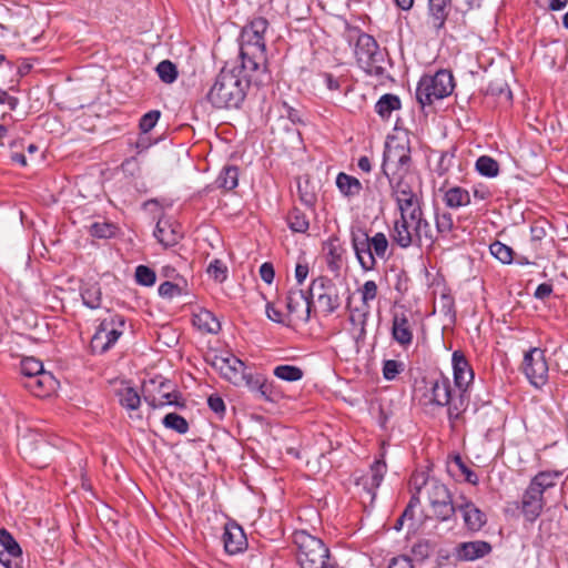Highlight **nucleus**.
<instances>
[{
	"instance_id": "473e14b6",
	"label": "nucleus",
	"mask_w": 568,
	"mask_h": 568,
	"mask_svg": "<svg viewBox=\"0 0 568 568\" xmlns=\"http://www.w3.org/2000/svg\"><path fill=\"white\" fill-rule=\"evenodd\" d=\"M336 185L341 193L348 197L358 195L363 189L358 179L343 172L337 175Z\"/></svg>"
},
{
	"instance_id": "4c0bfd02",
	"label": "nucleus",
	"mask_w": 568,
	"mask_h": 568,
	"mask_svg": "<svg viewBox=\"0 0 568 568\" xmlns=\"http://www.w3.org/2000/svg\"><path fill=\"white\" fill-rule=\"evenodd\" d=\"M559 476L560 473L558 471H540L531 479L529 486L544 495L548 488L556 486V480Z\"/></svg>"
},
{
	"instance_id": "a19ab883",
	"label": "nucleus",
	"mask_w": 568,
	"mask_h": 568,
	"mask_svg": "<svg viewBox=\"0 0 568 568\" xmlns=\"http://www.w3.org/2000/svg\"><path fill=\"white\" fill-rule=\"evenodd\" d=\"M475 168L478 173L486 178H495L499 173L498 162L488 155H481L477 159Z\"/></svg>"
},
{
	"instance_id": "ddd939ff",
	"label": "nucleus",
	"mask_w": 568,
	"mask_h": 568,
	"mask_svg": "<svg viewBox=\"0 0 568 568\" xmlns=\"http://www.w3.org/2000/svg\"><path fill=\"white\" fill-rule=\"evenodd\" d=\"M211 364L214 369L234 385L241 384L246 377L245 364L232 354L215 355Z\"/></svg>"
},
{
	"instance_id": "f704fd0d",
	"label": "nucleus",
	"mask_w": 568,
	"mask_h": 568,
	"mask_svg": "<svg viewBox=\"0 0 568 568\" xmlns=\"http://www.w3.org/2000/svg\"><path fill=\"white\" fill-rule=\"evenodd\" d=\"M487 94L497 98L500 104L509 105L513 101V93L505 80L496 79L487 88Z\"/></svg>"
},
{
	"instance_id": "0eeeda50",
	"label": "nucleus",
	"mask_w": 568,
	"mask_h": 568,
	"mask_svg": "<svg viewBox=\"0 0 568 568\" xmlns=\"http://www.w3.org/2000/svg\"><path fill=\"white\" fill-rule=\"evenodd\" d=\"M385 55L386 53L379 49L378 43L372 36L367 33L358 36L355 44V57L359 68L367 74L378 78L385 74Z\"/></svg>"
},
{
	"instance_id": "37998d69",
	"label": "nucleus",
	"mask_w": 568,
	"mask_h": 568,
	"mask_svg": "<svg viewBox=\"0 0 568 568\" xmlns=\"http://www.w3.org/2000/svg\"><path fill=\"white\" fill-rule=\"evenodd\" d=\"M274 376L286 382H297L302 379L303 371L294 365H278L273 371Z\"/></svg>"
},
{
	"instance_id": "0e129e2a",
	"label": "nucleus",
	"mask_w": 568,
	"mask_h": 568,
	"mask_svg": "<svg viewBox=\"0 0 568 568\" xmlns=\"http://www.w3.org/2000/svg\"><path fill=\"white\" fill-rule=\"evenodd\" d=\"M308 182H305L304 185L301 183L297 184L298 195L302 203H304L310 211H312V206L316 202V195L314 192L307 190Z\"/></svg>"
},
{
	"instance_id": "72a5a7b5",
	"label": "nucleus",
	"mask_w": 568,
	"mask_h": 568,
	"mask_svg": "<svg viewBox=\"0 0 568 568\" xmlns=\"http://www.w3.org/2000/svg\"><path fill=\"white\" fill-rule=\"evenodd\" d=\"M444 202L448 207L457 209L468 205L470 203V195L467 190L454 186L445 192Z\"/></svg>"
},
{
	"instance_id": "603ef678",
	"label": "nucleus",
	"mask_w": 568,
	"mask_h": 568,
	"mask_svg": "<svg viewBox=\"0 0 568 568\" xmlns=\"http://www.w3.org/2000/svg\"><path fill=\"white\" fill-rule=\"evenodd\" d=\"M337 239H329L325 244V250L328 256V266L331 270L338 268L337 262L341 261V247L337 244Z\"/></svg>"
},
{
	"instance_id": "a211bd4d",
	"label": "nucleus",
	"mask_w": 568,
	"mask_h": 568,
	"mask_svg": "<svg viewBox=\"0 0 568 568\" xmlns=\"http://www.w3.org/2000/svg\"><path fill=\"white\" fill-rule=\"evenodd\" d=\"M392 337L403 347H407L413 342V328L406 311H396L392 320Z\"/></svg>"
},
{
	"instance_id": "5701e85b",
	"label": "nucleus",
	"mask_w": 568,
	"mask_h": 568,
	"mask_svg": "<svg viewBox=\"0 0 568 568\" xmlns=\"http://www.w3.org/2000/svg\"><path fill=\"white\" fill-rule=\"evenodd\" d=\"M429 400L430 403L445 406L449 403L452 386L448 377L439 374L437 377L429 379Z\"/></svg>"
},
{
	"instance_id": "8fccbe9b",
	"label": "nucleus",
	"mask_w": 568,
	"mask_h": 568,
	"mask_svg": "<svg viewBox=\"0 0 568 568\" xmlns=\"http://www.w3.org/2000/svg\"><path fill=\"white\" fill-rule=\"evenodd\" d=\"M120 403L126 409L134 410L140 406L141 398L136 390L126 387L120 392Z\"/></svg>"
},
{
	"instance_id": "69168bd1",
	"label": "nucleus",
	"mask_w": 568,
	"mask_h": 568,
	"mask_svg": "<svg viewBox=\"0 0 568 568\" xmlns=\"http://www.w3.org/2000/svg\"><path fill=\"white\" fill-rule=\"evenodd\" d=\"M266 316L274 323L282 324L285 326L290 325V322L286 321V316H284L282 312L274 306L273 303L266 304Z\"/></svg>"
},
{
	"instance_id": "f03ea898",
	"label": "nucleus",
	"mask_w": 568,
	"mask_h": 568,
	"mask_svg": "<svg viewBox=\"0 0 568 568\" xmlns=\"http://www.w3.org/2000/svg\"><path fill=\"white\" fill-rule=\"evenodd\" d=\"M268 22L258 17L246 24L240 36V59L244 70L254 71L256 81L263 83L268 80L267 59L264 34Z\"/></svg>"
},
{
	"instance_id": "c9c22d12",
	"label": "nucleus",
	"mask_w": 568,
	"mask_h": 568,
	"mask_svg": "<svg viewBox=\"0 0 568 568\" xmlns=\"http://www.w3.org/2000/svg\"><path fill=\"white\" fill-rule=\"evenodd\" d=\"M219 189L231 191L239 184V169L235 165L224 166L215 180Z\"/></svg>"
},
{
	"instance_id": "c85d7f7f",
	"label": "nucleus",
	"mask_w": 568,
	"mask_h": 568,
	"mask_svg": "<svg viewBox=\"0 0 568 568\" xmlns=\"http://www.w3.org/2000/svg\"><path fill=\"white\" fill-rule=\"evenodd\" d=\"M224 548L231 554H237L244 550L246 538L240 527L226 528L223 535Z\"/></svg>"
},
{
	"instance_id": "a878e982",
	"label": "nucleus",
	"mask_w": 568,
	"mask_h": 568,
	"mask_svg": "<svg viewBox=\"0 0 568 568\" xmlns=\"http://www.w3.org/2000/svg\"><path fill=\"white\" fill-rule=\"evenodd\" d=\"M385 473L386 463L384 460H376L371 466L369 473L361 478V484L372 500L375 498V490L379 487Z\"/></svg>"
},
{
	"instance_id": "412c9836",
	"label": "nucleus",
	"mask_w": 568,
	"mask_h": 568,
	"mask_svg": "<svg viewBox=\"0 0 568 568\" xmlns=\"http://www.w3.org/2000/svg\"><path fill=\"white\" fill-rule=\"evenodd\" d=\"M544 495L536 488L528 486L521 498V511L527 520H536L544 508Z\"/></svg>"
},
{
	"instance_id": "ea45409f",
	"label": "nucleus",
	"mask_w": 568,
	"mask_h": 568,
	"mask_svg": "<svg viewBox=\"0 0 568 568\" xmlns=\"http://www.w3.org/2000/svg\"><path fill=\"white\" fill-rule=\"evenodd\" d=\"M385 178L388 180L395 197L416 192L408 181L407 173H395L394 179L392 176Z\"/></svg>"
},
{
	"instance_id": "e433bc0d",
	"label": "nucleus",
	"mask_w": 568,
	"mask_h": 568,
	"mask_svg": "<svg viewBox=\"0 0 568 568\" xmlns=\"http://www.w3.org/2000/svg\"><path fill=\"white\" fill-rule=\"evenodd\" d=\"M400 108V100L394 94H384L375 104V111L383 119H388L393 111Z\"/></svg>"
},
{
	"instance_id": "13d9d810",
	"label": "nucleus",
	"mask_w": 568,
	"mask_h": 568,
	"mask_svg": "<svg viewBox=\"0 0 568 568\" xmlns=\"http://www.w3.org/2000/svg\"><path fill=\"white\" fill-rule=\"evenodd\" d=\"M160 116H161L160 111H158V110L149 111L140 120V124H139L140 130L143 133L150 132L158 123Z\"/></svg>"
},
{
	"instance_id": "7ed1b4c3",
	"label": "nucleus",
	"mask_w": 568,
	"mask_h": 568,
	"mask_svg": "<svg viewBox=\"0 0 568 568\" xmlns=\"http://www.w3.org/2000/svg\"><path fill=\"white\" fill-rule=\"evenodd\" d=\"M352 247L361 267L365 271H373L376 267L377 258L386 261L389 256V242L383 232L373 236L361 227L351 232Z\"/></svg>"
},
{
	"instance_id": "1a4fd4ad",
	"label": "nucleus",
	"mask_w": 568,
	"mask_h": 568,
	"mask_svg": "<svg viewBox=\"0 0 568 568\" xmlns=\"http://www.w3.org/2000/svg\"><path fill=\"white\" fill-rule=\"evenodd\" d=\"M410 161L408 142L392 139L385 144L382 173L384 176H392L393 179L395 173H408Z\"/></svg>"
},
{
	"instance_id": "bf43d9fd",
	"label": "nucleus",
	"mask_w": 568,
	"mask_h": 568,
	"mask_svg": "<svg viewBox=\"0 0 568 568\" xmlns=\"http://www.w3.org/2000/svg\"><path fill=\"white\" fill-rule=\"evenodd\" d=\"M377 284L374 281H366L359 288L362 295V305H369L377 296Z\"/></svg>"
},
{
	"instance_id": "6ab92c4d",
	"label": "nucleus",
	"mask_w": 568,
	"mask_h": 568,
	"mask_svg": "<svg viewBox=\"0 0 568 568\" xmlns=\"http://www.w3.org/2000/svg\"><path fill=\"white\" fill-rule=\"evenodd\" d=\"M267 116L270 122H277V126L283 128L286 131L291 130L290 124L302 122L300 112L288 105L286 102L275 103L270 109Z\"/></svg>"
},
{
	"instance_id": "6e6d98bb",
	"label": "nucleus",
	"mask_w": 568,
	"mask_h": 568,
	"mask_svg": "<svg viewBox=\"0 0 568 568\" xmlns=\"http://www.w3.org/2000/svg\"><path fill=\"white\" fill-rule=\"evenodd\" d=\"M207 274L216 282L222 283L226 280L227 267L220 260H214L207 266Z\"/></svg>"
},
{
	"instance_id": "aec40b11",
	"label": "nucleus",
	"mask_w": 568,
	"mask_h": 568,
	"mask_svg": "<svg viewBox=\"0 0 568 568\" xmlns=\"http://www.w3.org/2000/svg\"><path fill=\"white\" fill-rule=\"evenodd\" d=\"M454 383L457 389H468L474 381V372L465 355L455 351L452 356Z\"/></svg>"
},
{
	"instance_id": "de8ad7c7",
	"label": "nucleus",
	"mask_w": 568,
	"mask_h": 568,
	"mask_svg": "<svg viewBox=\"0 0 568 568\" xmlns=\"http://www.w3.org/2000/svg\"><path fill=\"white\" fill-rule=\"evenodd\" d=\"M413 230L415 231L416 243L418 246L422 245L423 239L428 241L430 244H433L437 239L434 235L430 224L425 219V216L420 220V223L418 222L416 225H414Z\"/></svg>"
},
{
	"instance_id": "f257e3e1",
	"label": "nucleus",
	"mask_w": 568,
	"mask_h": 568,
	"mask_svg": "<svg viewBox=\"0 0 568 568\" xmlns=\"http://www.w3.org/2000/svg\"><path fill=\"white\" fill-rule=\"evenodd\" d=\"M254 71L244 70L242 64H225L216 75L206 94L207 101L216 109H237L243 103Z\"/></svg>"
},
{
	"instance_id": "a18cd8bd",
	"label": "nucleus",
	"mask_w": 568,
	"mask_h": 568,
	"mask_svg": "<svg viewBox=\"0 0 568 568\" xmlns=\"http://www.w3.org/2000/svg\"><path fill=\"white\" fill-rule=\"evenodd\" d=\"M162 423L166 428L173 429L179 434H186L189 430L186 419L176 413L166 414Z\"/></svg>"
},
{
	"instance_id": "79ce46f5",
	"label": "nucleus",
	"mask_w": 568,
	"mask_h": 568,
	"mask_svg": "<svg viewBox=\"0 0 568 568\" xmlns=\"http://www.w3.org/2000/svg\"><path fill=\"white\" fill-rule=\"evenodd\" d=\"M81 297L88 307L95 310L101 306L102 293L98 284L88 285L81 292Z\"/></svg>"
},
{
	"instance_id": "58836bf2",
	"label": "nucleus",
	"mask_w": 568,
	"mask_h": 568,
	"mask_svg": "<svg viewBox=\"0 0 568 568\" xmlns=\"http://www.w3.org/2000/svg\"><path fill=\"white\" fill-rule=\"evenodd\" d=\"M9 554L14 559H20L22 550L20 545L14 540L10 532L6 529L0 530V555Z\"/></svg>"
},
{
	"instance_id": "6e6552de",
	"label": "nucleus",
	"mask_w": 568,
	"mask_h": 568,
	"mask_svg": "<svg viewBox=\"0 0 568 568\" xmlns=\"http://www.w3.org/2000/svg\"><path fill=\"white\" fill-rule=\"evenodd\" d=\"M124 326L125 320L119 314H110L101 320L90 342L91 351L94 354L106 353L123 335Z\"/></svg>"
},
{
	"instance_id": "3c124183",
	"label": "nucleus",
	"mask_w": 568,
	"mask_h": 568,
	"mask_svg": "<svg viewBox=\"0 0 568 568\" xmlns=\"http://www.w3.org/2000/svg\"><path fill=\"white\" fill-rule=\"evenodd\" d=\"M90 233L99 239H110L115 235L116 226L112 223L95 222L90 226Z\"/></svg>"
},
{
	"instance_id": "052dcab7",
	"label": "nucleus",
	"mask_w": 568,
	"mask_h": 568,
	"mask_svg": "<svg viewBox=\"0 0 568 568\" xmlns=\"http://www.w3.org/2000/svg\"><path fill=\"white\" fill-rule=\"evenodd\" d=\"M399 213L400 215L398 219H404L405 221L410 222L413 226L416 225L418 222L420 223V220L424 217L422 204L403 210Z\"/></svg>"
},
{
	"instance_id": "4d7b16f0",
	"label": "nucleus",
	"mask_w": 568,
	"mask_h": 568,
	"mask_svg": "<svg viewBox=\"0 0 568 568\" xmlns=\"http://www.w3.org/2000/svg\"><path fill=\"white\" fill-rule=\"evenodd\" d=\"M453 465L457 467V469L464 476L466 481L473 485H476L478 483L477 474L473 471L469 467H467V465L463 462L460 456H455Z\"/></svg>"
},
{
	"instance_id": "338daca9",
	"label": "nucleus",
	"mask_w": 568,
	"mask_h": 568,
	"mask_svg": "<svg viewBox=\"0 0 568 568\" xmlns=\"http://www.w3.org/2000/svg\"><path fill=\"white\" fill-rule=\"evenodd\" d=\"M454 158H455V150L446 151V152L442 153L439 162H438V168H437V172L439 175L445 174L449 170Z\"/></svg>"
},
{
	"instance_id": "7c9ffc66",
	"label": "nucleus",
	"mask_w": 568,
	"mask_h": 568,
	"mask_svg": "<svg viewBox=\"0 0 568 568\" xmlns=\"http://www.w3.org/2000/svg\"><path fill=\"white\" fill-rule=\"evenodd\" d=\"M243 382L258 398L273 402L272 384L260 377L254 378L251 374H246Z\"/></svg>"
},
{
	"instance_id": "49530a36",
	"label": "nucleus",
	"mask_w": 568,
	"mask_h": 568,
	"mask_svg": "<svg viewBox=\"0 0 568 568\" xmlns=\"http://www.w3.org/2000/svg\"><path fill=\"white\" fill-rule=\"evenodd\" d=\"M156 73L164 83H173L178 78L176 65L170 60L161 61L156 67Z\"/></svg>"
},
{
	"instance_id": "9b49d317",
	"label": "nucleus",
	"mask_w": 568,
	"mask_h": 568,
	"mask_svg": "<svg viewBox=\"0 0 568 568\" xmlns=\"http://www.w3.org/2000/svg\"><path fill=\"white\" fill-rule=\"evenodd\" d=\"M311 300L316 298L317 305L325 315L334 313L341 306L339 291L336 284L326 276L312 281Z\"/></svg>"
},
{
	"instance_id": "5fc2aeb1",
	"label": "nucleus",
	"mask_w": 568,
	"mask_h": 568,
	"mask_svg": "<svg viewBox=\"0 0 568 568\" xmlns=\"http://www.w3.org/2000/svg\"><path fill=\"white\" fill-rule=\"evenodd\" d=\"M155 273L153 270L145 265H139L135 268V280L139 284L144 286H151L155 283Z\"/></svg>"
},
{
	"instance_id": "2eb2a0df",
	"label": "nucleus",
	"mask_w": 568,
	"mask_h": 568,
	"mask_svg": "<svg viewBox=\"0 0 568 568\" xmlns=\"http://www.w3.org/2000/svg\"><path fill=\"white\" fill-rule=\"evenodd\" d=\"M180 396L181 394L173 388L170 381L159 382L156 394H151L148 388L144 390V400L152 408H160L165 405L183 407L184 403L179 400Z\"/></svg>"
},
{
	"instance_id": "4be33fe9",
	"label": "nucleus",
	"mask_w": 568,
	"mask_h": 568,
	"mask_svg": "<svg viewBox=\"0 0 568 568\" xmlns=\"http://www.w3.org/2000/svg\"><path fill=\"white\" fill-rule=\"evenodd\" d=\"M154 236L164 247H170L178 244L183 235L176 223L160 219L154 230Z\"/></svg>"
},
{
	"instance_id": "393cba45",
	"label": "nucleus",
	"mask_w": 568,
	"mask_h": 568,
	"mask_svg": "<svg viewBox=\"0 0 568 568\" xmlns=\"http://www.w3.org/2000/svg\"><path fill=\"white\" fill-rule=\"evenodd\" d=\"M371 314L369 305H361L351 310L349 322L353 325L356 343H363L366 337V325Z\"/></svg>"
},
{
	"instance_id": "4468645a",
	"label": "nucleus",
	"mask_w": 568,
	"mask_h": 568,
	"mask_svg": "<svg viewBox=\"0 0 568 568\" xmlns=\"http://www.w3.org/2000/svg\"><path fill=\"white\" fill-rule=\"evenodd\" d=\"M456 513H460L464 526L471 532L479 531L487 523L486 514L465 496L457 498Z\"/></svg>"
},
{
	"instance_id": "dca6fc26",
	"label": "nucleus",
	"mask_w": 568,
	"mask_h": 568,
	"mask_svg": "<svg viewBox=\"0 0 568 568\" xmlns=\"http://www.w3.org/2000/svg\"><path fill=\"white\" fill-rule=\"evenodd\" d=\"M312 300L301 288H292L286 296V310L288 315L307 323L311 317Z\"/></svg>"
},
{
	"instance_id": "774afa93",
	"label": "nucleus",
	"mask_w": 568,
	"mask_h": 568,
	"mask_svg": "<svg viewBox=\"0 0 568 568\" xmlns=\"http://www.w3.org/2000/svg\"><path fill=\"white\" fill-rule=\"evenodd\" d=\"M388 568H414V565L409 557L402 555L398 557H394L390 560Z\"/></svg>"
},
{
	"instance_id": "423d86ee",
	"label": "nucleus",
	"mask_w": 568,
	"mask_h": 568,
	"mask_svg": "<svg viewBox=\"0 0 568 568\" xmlns=\"http://www.w3.org/2000/svg\"><path fill=\"white\" fill-rule=\"evenodd\" d=\"M454 77L447 70L434 74H425L418 81L416 99L422 108L432 105L436 100L448 97L454 90Z\"/></svg>"
},
{
	"instance_id": "c03bdc74",
	"label": "nucleus",
	"mask_w": 568,
	"mask_h": 568,
	"mask_svg": "<svg viewBox=\"0 0 568 568\" xmlns=\"http://www.w3.org/2000/svg\"><path fill=\"white\" fill-rule=\"evenodd\" d=\"M489 251L491 255H494L498 261H500L504 264H510L514 260V251L510 246L499 242L495 241L490 244Z\"/></svg>"
},
{
	"instance_id": "bb28decb",
	"label": "nucleus",
	"mask_w": 568,
	"mask_h": 568,
	"mask_svg": "<svg viewBox=\"0 0 568 568\" xmlns=\"http://www.w3.org/2000/svg\"><path fill=\"white\" fill-rule=\"evenodd\" d=\"M469 404L468 389H458V394L450 393L448 407V418L454 424L458 422L466 412Z\"/></svg>"
},
{
	"instance_id": "39448f33",
	"label": "nucleus",
	"mask_w": 568,
	"mask_h": 568,
	"mask_svg": "<svg viewBox=\"0 0 568 568\" xmlns=\"http://www.w3.org/2000/svg\"><path fill=\"white\" fill-rule=\"evenodd\" d=\"M414 494L425 496L437 520L442 523L455 520L457 498L453 499L446 485L435 478H425Z\"/></svg>"
},
{
	"instance_id": "864d4df0",
	"label": "nucleus",
	"mask_w": 568,
	"mask_h": 568,
	"mask_svg": "<svg viewBox=\"0 0 568 568\" xmlns=\"http://www.w3.org/2000/svg\"><path fill=\"white\" fill-rule=\"evenodd\" d=\"M404 371V363L395 359H387L383 363V376L387 381H393Z\"/></svg>"
},
{
	"instance_id": "b1692460",
	"label": "nucleus",
	"mask_w": 568,
	"mask_h": 568,
	"mask_svg": "<svg viewBox=\"0 0 568 568\" xmlns=\"http://www.w3.org/2000/svg\"><path fill=\"white\" fill-rule=\"evenodd\" d=\"M393 242L400 248H408L417 245L413 224L404 219H397L390 233Z\"/></svg>"
},
{
	"instance_id": "f8f14e48",
	"label": "nucleus",
	"mask_w": 568,
	"mask_h": 568,
	"mask_svg": "<svg viewBox=\"0 0 568 568\" xmlns=\"http://www.w3.org/2000/svg\"><path fill=\"white\" fill-rule=\"evenodd\" d=\"M521 371L529 383L539 388L548 381V363L541 348L532 347L524 355Z\"/></svg>"
},
{
	"instance_id": "c756f323",
	"label": "nucleus",
	"mask_w": 568,
	"mask_h": 568,
	"mask_svg": "<svg viewBox=\"0 0 568 568\" xmlns=\"http://www.w3.org/2000/svg\"><path fill=\"white\" fill-rule=\"evenodd\" d=\"M193 325L202 333L217 334L221 329V324L214 314L207 310H201L193 315Z\"/></svg>"
},
{
	"instance_id": "cd10ccee",
	"label": "nucleus",
	"mask_w": 568,
	"mask_h": 568,
	"mask_svg": "<svg viewBox=\"0 0 568 568\" xmlns=\"http://www.w3.org/2000/svg\"><path fill=\"white\" fill-rule=\"evenodd\" d=\"M450 4L452 0H428V14L434 29L444 28Z\"/></svg>"
},
{
	"instance_id": "e2e57ef3",
	"label": "nucleus",
	"mask_w": 568,
	"mask_h": 568,
	"mask_svg": "<svg viewBox=\"0 0 568 568\" xmlns=\"http://www.w3.org/2000/svg\"><path fill=\"white\" fill-rule=\"evenodd\" d=\"M183 287H181L179 284L172 283L170 281L163 282L159 286V294L162 297L172 298L174 296L182 295Z\"/></svg>"
},
{
	"instance_id": "680f3d73",
	"label": "nucleus",
	"mask_w": 568,
	"mask_h": 568,
	"mask_svg": "<svg viewBox=\"0 0 568 568\" xmlns=\"http://www.w3.org/2000/svg\"><path fill=\"white\" fill-rule=\"evenodd\" d=\"M395 200L399 212L420 204V199L418 197L416 192L409 194H402V196H397L395 197Z\"/></svg>"
},
{
	"instance_id": "9d476101",
	"label": "nucleus",
	"mask_w": 568,
	"mask_h": 568,
	"mask_svg": "<svg viewBox=\"0 0 568 568\" xmlns=\"http://www.w3.org/2000/svg\"><path fill=\"white\" fill-rule=\"evenodd\" d=\"M21 374L30 378L27 387L39 397L47 396L53 390L55 379L51 373L43 369V364L34 357H24L20 363Z\"/></svg>"
},
{
	"instance_id": "2f4dec72",
	"label": "nucleus",
	"mask_w": 568,
	"mask_h": 568,
	"mask_svg": "<svg viewBox=\"0 0 568 568\" xmlns=\"http://www.w3.org/2000/svg\"><path fill=\"white\" fill-rule=\"evenodd\" d=\"M286 222L291 231L295 233H306L310 227L308 214L298 207H293L288 212Z\"/></svg>"
},
{
	"instance_id": "09e8293b",
	"label": "nucleus",
	"mask_w": 568,
	"mask_h": 568,
	"mask_svg": "<svg viewBox=\"0 0 568 568\" xmlns=\"http://www.w3.org/2000/svg\"><path fill=\"white\" fill-rule=\"evenodd\" d=\"M436 232L440 236H446L454 227L453 216L449 212H435Z\"/></svg>"
},
{
	"instance_id": "f3484780",
	"label": "nucleus",
	"mask_w": 568,
	"mask_h": 568,
	"mask_svg": "<svg viewBox=\"0 0 568 568\" xmlns=\"http://www.w3.org/2000/svg\"><path fill=\"white\" fill-rule=\"evenodd\" d=\"M491 545L484 540L459 542L453 551L458 561H473L491 552Z\"/></svg>"
},
{
	"instance_id": "20e7f679",
	"label": "nucleus",
	"mask_w": 568,
	"mask_h": 568,
	"mask_svg": "<svg viewBox=\"0 0 568 568\" xmlns=\"http://www.w3.org/2000/svg\"><path fill=\"white\" fill-rule=\"evenodd\" d=\"M293 542L301 568H336L328 548L320 538L298 530L293 534Z\"/></svg>"
}]
</instances>
